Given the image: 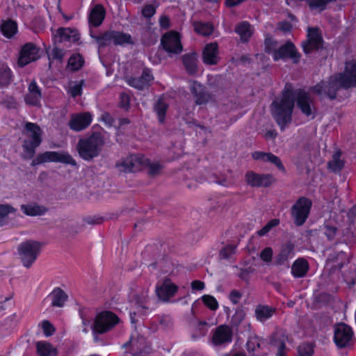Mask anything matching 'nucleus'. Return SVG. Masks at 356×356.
Here are the masks:
<instances>
[{"label": "nucleus", "instance_id": "f257e3e1", "mask_svg": "<svg viewBox=\"0 0 356 356\" xmlns=\"http://www.w3.org/2000/svg\"><path fill=\"white\" fill-rule=\"evenodd\" d=\"M296 92L297 90H282L275 96L272 102L273 117L282 129L291 122L296 103Z\"/></svg>", "mask_w": 356, "mask_h": 356}, {"label": "nucleus", "instance_id": "f03ea898", "mask_svg": "<svg viewBox=\"0 0 356 356\" xmlns=\"http://www.w3.org/2000/svg\"><path fill=\"white\" fill-rule=\"evenodd\" d=\"M105 144V137L101 132H93L90 136L80 139L77 144L79 156L86 161L97 157Z\"/></svg>", "mask_w": 356, "mask_h": 356}, {"label": "nucleus", "instance_id": "7ed1b4c3", "mask_svg": "<svg viewBox=\"0 0 356 356\" xmlns=\"http://www.w3.org/2000/svg\"><path fill=\"white\" fill-rule=\"evenodd\" d=\"M24 134L26 138L23 141L22 147L25 156L31 159L35 153V148L42 143V131L38 124L26 122Z\"/></svg>", "mask_w": 356, "mask_h": 356}, {"label": "nucleus", "instance_id": "20e7f679", "mask_svg": "<svg viewBox=\"0 0 356 356\" xmlns=\"http://www.w3.org/2000/svg\"><path fill=\"white\" fill-rule=\"evenodd\" d=\"M356 87V61L346 62L342 73L336 74L330 77V88Z\"/></svg>", "mask_w": 356, "mask_h": 356}, {"label": "nucleus", "instance_id": "39448f33", "mask_svg": "<svg viewBox=\"0 0 356 356\" xmlns=\"http://www.w3.org/2000/svg\"><path fill=\"white\" fill-rule=\"evenodd\" d=\"M40 243L35 241H26L18 246L19 259L26 268H30L40 252Z\"/></svg>", "mask_w": 356, "mask_h": 356}, {"label": "nucleus", "instance_id": "423d86ee", "mask_svg": "<svg viewBox=\"0 0 356 356\" xmlns=\"http://www.w3.org/2000/svg\"><path fill=\"white\" fill-rule=\"evenodd\" d=\"M296 102L297 108L302 115L309 119H314L316 116V107L314 98L305 90L296 92Z\"/></svg>", "mask_w": 356, "mask_h": 356}, {"label": "nucleus", "instance_id": "0eeeda50", "mask_svg": "<svg viewBox=\"0 0 356 356\" xmlns=\"http://www.w3.org/2000/svg\"><path fill=\"white\" fill-rule=\"evenodd\" d=\"M119 322L118 317L111 312L99 313L91 326L94 333L103 334L112 329Z\"/></svg>", "mask_w": 356, "mask_h": 356}, {"label": "nucleus", "instance_id": "6e6552de", "mask_svg": "<svg viewBox=\"0 0 356 356\" xmlns=\"http://www.w3.org/2000/svg\"><path fill=\"white\" fill-rule=\"evenodd\" d=\"M334 341L339 348H348L354 342L352 328L345 323L335 325L334 330Z\"/></svg>", "mask_w": 356, "mask_h": 356}, {"label": "nucleus", "instance_id": "1a4fd4ad", "mask_svg": "<svg viewBox=\"0 0 356 356\" xmlns=\"http://www.w3.org/2000/svg\"><path fill=\"white\" fill-rule=\"evenodd\" d=\"M147 161L144 156L133 154L119 161L115 167L120 173L134 172L140 170Z\"/></svg>", "mask_w": 356, "mask_h": 356}, {"label": "nucleus", "instance_id": "9d476101", "mask_svg": "<svg viewBox=\"0 0 356 356\" xmlns=\"http://www.w3.org/2000/svg\"><path fill=\"white\" fill-rule=\"evenodd\" d=\"M312 202L305 197H300L291 208V216L294 222L298 226H301L308 218Z\"/></svg>", "mask_w": 356, "mask_h": 356}, {"label": "nucleus", "instance_id": "9b49d317", "mask_svg": "<svg viewBox=\"0 0 356 356\" xmlns=\"http://www.w3.org/2000/svg\"><path fill=\"white\" fill-rule=\"evenodd\" d=\"M47 162H56L69 164L72 166H76V161L72 156L66 152H50L47 151L39 154L36 159L33 161L34 163H42Z\"/></svg>", "mask_w": 356, "mask_h": 356}, {"label": "nucleus", "instance_id": "f8f14e48", "mask_svg": "<svg viewBox=\"0 0 356 356\" xmlns=\"http://www.w3.org/2000/svg\"><path fill=\"white\" fill-rule=\"evenodd\" d=\"M161 43L163 49L170 55L179 54L183 50L180 36L175 31H169L164 34L161 38Z\"/></svg>", "mask_w": 356, "mask_h": 356}, {"label": "nucleus", "instance_id": "ddd939ff", "mask_svg": "<svg viewBox=\"0 0 356 356\" xmlns=\"http://www.w3.org/2000/svg\"><path fill=\"white\" fill-rule=\"evenodd\" d=\"M323 38L320 30L316 27L308 28L307 40L302 42V46L306 54L323 47Z\"/></svg>", "mask_w": 356, "mask_h": 356}, {"label": "nucleus", "instance_id": "4468645a", "mask_svg": "<svg viewBox=\"0 0 356 356\" xmlns=\"http://www.w3.org/2000/svg\"><path fill=\"white\" fill-rule=\"evenodd\" d=\"M40 57V49L33 43H26L20 51L17 65L22 67Z\"/></svg>", "mask_w": 356, "mask_h": 356}, {"label": "nucleus", "instance_id": "2eb2a0df", "mask_svg": "<svg viewBox=\"0 0 356 356\" xmlns=\"http://www.w3.org/2000/svg\"><path fill=\"white\" fill-rule=\"evenodd\" d=\"M300 57L301 55L297 51L295 45L291 42L288 41L278 47L277 51L275 52L274 54V60L291 58L294 63H298Z\"/></svg>", "mask_w": 356, "mask_h": 356}, {"label": "nucleus", "instance_id": "dca6fc26", "mask_svg": "<svg viewBox=\"0 0 356 356\" xmlns=\"http://www.w3.org/2000/svg\"><path fill=\"white\" fill-rule=\"evenodd\" d=\"M92 119V115L88 112L73 114L68 125L71 129L75 131H81L90 124Z\"/></svg>", "mask_w": 356, "mask_h": 356}, {"label": "nucleus", "instance_id": "f3484780", "mask_svg": "<svg viewBox=\"0 0 356 356\" xmlns=\"http://www.w3.org/2000/svg\"><path fill=\"white\" fill-rule=\"evenodd\" d=\"M153 76L148 69L143 71L142 74L138 78L126 77V81L131 87L136 89H142L143 88L149 87L153 81Z\"/></svg>", "mask_w": 356, "mask_h": 356}, {"label": "nucleus", "instance_id": "a211bd4d", "mask_svg": "<svg viewBox=\"0 0 356 356\" xmlns=\"http://www.w3.org/2000/svg\"><path fill=\"white\" fill-rule=\"evenodd\" d=\"M232 339V329L226 325L218 326L213 332L212 341L216 345H222L229 343Z\"/></svg>", "mask_w": 356, "mask_h": 356}, {"label": "nucleus", "instance_id": "6ab92c4d", "mask_svg": "<svg viewBox=\"0 0 356 356\" xmlns=\"http://www.w3.org/2000/svg\"><path fill=\"white\" fill-rule=\"evenodd\" d=\"M54 42H76L79 40V34L76 29L70 28H59L54 35Z\"/></svg>", "mask_w": 356, "mask_h": 356}, {"label": "nucleus", "instance_id": "aec40b11", "mask_svg": "<svg viewBox=\"0 0 356 356\" xmlns=\"http://www.w3.org/2000/svg\"><path fill=\"white\" fill-rule=\"evenodd\" d=\"M177 291V286L169 280H165L160 286H157L156 293L158 298L163 301H168L174 296Z\"/></svg>", "mask_w": 356, "mask_h": 356}, {"label": "nucleus", "instance_id": "412c9836", "mask_svg": "<svg viewBox=\"0 0 356 356\" xmlns=\"http://www.w3.org/2000/svg\"><path fill=\"white\" fill-rule=\"evenodd\" d=\"M220 60L218 44L212 42L205 46L203 50V62L206 65H216Z\"/></svg>", "mask_w": 356, "mask_h": 356}, {"label": "nucleus", "instance_id": "4be33fe9", "mask_svg": "<svg viewBox=\"0 0 356 356\" xmlns=\"http://www.w3.org/2000/svg\"><path fill=\"white\" fill-rule=\"evenodd\" d=\"M247 183L253 187L268 186L271 184V177L269 175H259L249 172L245 175Z\"/></svg>", "mask_w": 356, "mask_h": 356}, {"label": "nucleus", "instance_id": "5701e85b", "mask_svg": "<svg viewBox=\"0 0 356 356\" xmlns=\"http://www.w3.org/2000/svg\"><path fill=\"white\" fill-rule=\"evenodd\" d=\"M106 15V10L104 8L100 5L97 4L92 7L90 11L88 21L90 24L95 27L99 26Z\"/></svg>", "mask_w": 356, "mask_h": 356}, {"label": "nucleus", "instance_id": "b1692460", "mask_svg": "<svg viewBox=\"0 0 356 356\" xmlns=\"http://www.w3.org/2000/svg\"><path fill=\"white\" fill-rule=\"evenodd\" d=\"M133 298L135 304L138 306V312L145 314V312L143 310L149 309V297L148 296V291L147 289H141L134 295Z\"/></svg>", "mask_w": 356, "mask_h": 356}, {"label": "nucleus", "instance_id": "393cba45", "mask_svg": "<svg viewBox=\"0 0 356 356\" xmlns=\"http://www.w3.org/2000/svg\"><path fill=\"white\" fill-rule=\"evenodd\" d=\"M168 108V102L167 97L163 95L159 97L154 105V110L157 115L160 123H163L165 120V113Z\"/></svg>", "mask_w": 356, "mask_h": 356}, {"label": "nucleus", "instance_id": "a878e982", "mask_svg": "<svg viewBox=\"0 0 356 356\" xmlns=\"http://www.w3.org/2000/svg\"><path fill=\"white\" fill-rule=\"evenodd\" d=\"M252 156L254 160L261 161L263 162H270L275 164L279 169H284V166L280 159L272 153L254 152L252 153Z\"/></svg>", "mask_w": 356, "mask_h": 356}, {"label": "nucleus", "instance_id": "bb28decb", "mask_svg": "<svg viewBox=\"0 0 356 356\" xmlns=\"http://www.w3.org/2000/svg\"><path fill=\"white\" fill-rule=\"evenodd\" d=\"M184 66L189 74L197 72V55L196 53L186 54L182 56Z\"/></svg>", "mask_w": 356, "mask_h": 356}, {"label": "nucleus", "instance_id": "cd10ccee", "mask_svg": "<svg viewBox=\"0 0 356 356\" xmlns=\"http://www.w3.org/2000/svg\"><path fill=\"white\" fill-rule=\"evenodd\" d=\"M49 297L51 300V305L57 307H63L68 299L67 293L59 287L55 288Z\"/></svg>", "mask_w": 356, "mask_h": 356}, {"label": "nucleus", "instance_id": "c85d7f7f", "mask_svg": "<svg viewBox=\"0 0 356 356\" xmlns=\"http://www.w3.org/2000/svg\"><path fill=\"white\" fill-rule=\"evenodd\" d=\"M308 270V262L303 258L296 260L291 266V273L295 277H305Z\"/></svg>", "mask_w": 356, "mask_h": 356}, {"label": "nucleus", "instance_id": "c756f323", "mask_svg": "<svg viewBox=\"0 0 356 356\" xmlns=\"http://www.w3.org/2000/svg\"><path fill=\"white\" fill-rule=\"evenodd\" d=\"M275 308L268 305H259L257 306L254 313L257 319L264 322L271 318L275 313Z\"/></svg>", "mask_w": 356, "mask_h": 356}, {"label": "nucleus", "instance_id": "7c9ffc66", "mask_svg": "<svg viewBox=\"0 0 356 356\" xmlns=\"http://www.w3.org/2000/svg\"><path fill=\"white\" fill-rule=\"evenodd\" d=\"M21 210L24 214L30 216H42L47 211L45 207L37 204H22Z\"/></svg>", "mask_w": 356, "mask_h": 356}, {"label": "nucleus", "instance_id": "2f4dec72", "mask_svg": "<svg viewBox=\"0 0 356 356\" xmlns=\"http://www.w3.org/2000/svg\"><path fill=\"white\" fill-rule=\"evenodd\" d=\"M288 340L287 336L277 333L272 337L270 344L277 348V356H285V342Z\"/></svg>", "mask_w": 356, "mask_h": 356}, {"label": "nucleus", "instance_id": "473e14b6", "mask_svg": "<svg viewBox=\"0 0 356 356\" xmlns=\"http://www.w3.org/2000/svg\"><path fill=\"white\" fill-rule=\"evenodd\" d=\"M235 31L240 35L243 42H247L253 33L251 25L247 22H242L235 27Z\"/></svg>", "mask_w": 356, "mask_h": 356}, {"label": "nucleus", "instance_id": "72a5a7b5", "mask_svg": "<svg viewBox=\"0 0 356 356\" xmlns=\"http://www.w3.org/2000/svg\"><path fill=\"white\" fill-rule=\"evenodd\" d=\"M91 37L95 40L99 48H104L113 44L111 30L99 35L91 34Z\"/></svg>", "mask_w": 356, "mask_h": 356}, {"label": "nucleus", "instance_id": "f704fd0d", "mask_svg": "<svg viewBox=\"0 0 356 356\" xmlns=\"http://www.w3.org/2000/svg\"><path fill=\"white\" fill-rule=\"evenodd\" d=\"M111 32L113 44L124 45L131 43V37L129 34L113 30H111Z\"/></svg>", "mask_w": 356, "mask_h": 356}, {"label": "nucleus", "instance_id": "c9c22d12", "mask_svg": "<svg viewBox=\"0 0 356 356\" xmlns=\"http://www.w3.org/2000/svg\"><path fill=\"white\" fill-rule=\"evenodd\" d=\"M12 81L11 71L4 63L0 64V87H8Z\"/></svg>", "mask_w": 356, "mask_h": 356}, {"label": "nucleus", "instance_id": "e433bc0d", "mask_svg": "<svg viewBox=\"0 0 356 356\" xmlns=\"http://www.w3.org/2000/svg\"><path fill=\"white\" fill-rule=\"evenodd\" d=\"M195 31L198 33L204 36L210 35L214 30L213 26L209 22H195L194 23Z\"/></svg>", "mask_w": 356, "mask_h": 356}, {"label": "nucleus", "instance_id": "4c0bfd02", "mask_svg": "<svg viewBox=\"0 0 356 356\" xmlns=\"http://www.w3.org/2000/svg\"><path fill=\"white\" fill-rule=\"evenodd\" d=\"M17 30V24L12 20L5 21L1 27V31L2 34L8 38H11L14 34H15Z\"/></svg>", "mask_w": 356, "mask_h": 356}, {"label": "nucleus", "instance_id": "58836bf2", "mask_svg": "<svg viewBox=\"0 0 356 356\" xmlns=\"http://www.w3.org/2000/svg\"><path fill=\"white\" fill-rule=\"evenodd\" d=\"M37 351L40 356H55L56 350L49 344L45 342L37 343Z\"/></svg>", "mask_w": 356, "mask_h": 356}, {"label": "nucleus", "instance_id": "ea45409f", "mask_svg": "<svg viewBox=\"0 0 356 356\" xmlns=\"http://www.w3.org/2000/svg\"><path fill=\"white\" fill-rule=\"evenodd\" d=\"M84 60L80 54H73L68 60L67 67L72 71H77L83 66Z\"/></svg>", "mask_w": 356, "mask_h": 356}, {"label": "nucleus", "instance_id": "a19ab883", "mask_svg": "<svg viewBox=\"0 0 356 356\" xmlns=\"http://www.w3.org/2000/svg\"><path fill=\"white\" fill-rule=\"evenodd\" d=\"M225 79L220 75H209L207 84L211 88H221L225 86Z\"/></svg>", "mask_w": 356, "mask_h": 356}, {"label": "nucleus", "instance_id": "79ce46f5", "mask_svg": "<svg viewBox=\"0 0 356 356\" xmlns=\"http://www.w3.org/2000/svg\"><path fill=\"white\" fill-rule=\"evenodd\" d=\"M340 152H336L332 156V159L328 163V168L333 172L340 171L343 165V161L340 159Z\"/></svg>", "mask_w": 356, "mask_h": 356}, {"label": "nucleus", "instance_id": "37998d69", "mask_svg": "<svg viewBox=\"0 0 356 356\" xmlns=\"http://www.w3.org/2000/svg\"><path fill=\"white\" fill-rule=\"evenodd\" d=\"M317 94L322 100L341 101V97L337 94V90H316Z\"/></svg>", "mask_w": 356, "mask_h": 356}, {"label": "nucleus", "instance_id": "c03bdc74", "mask_svg": "<svg viewBox=\"0 0 356 356\" xmlns=\"http://www.w3.org/2000/svg\"><path fill=\"white\" fill-rule=\"evenodd\" d=\"M40 90H29L25 96V101L27 104L37 105L40 99Z\"/></svg>", "mask_w": 356, "mask_h": 356}, {"label": "nucleus", "instance_id": "a18cd8bd", "mask_svg": "<svg viewBox=\"0 0 356 356\" xmlns=\"http://www.w3.org/2000/svg\"><path fill=\"white\" fill-rule=\"evenodd\" d=\"M265 51L268 54H272L274 58L275 52L277 51V42L271 38H266L264 41Z\"/></svg>", "mask_w": 356, "mask_h": 356}, {"label": "nucleus", "instance_id": "49530a36", "mask_svg": "<svg viewBox=\"0 0 356 356\" xmlns=\"http://www.w3.org/2000/svg\"><path fill=\"white\" fill-rule=\"evenodd\" d=\"M79 316L82 321V325H83V330L82 332L83 333H88V327L91 324V321L92 320V316H89L88 315V312L86 310L84 309H80L79 310Z\"/></svg>", "mask_w": 356, "mask_h": 356}, {"label": "nucleus", "instance_id": "de8ad7c7", "mask_svg": "<svg viewBox=\"0 0 356 356\" xmlns=\"http://www.w3.org/2000/svg\"><path fill=\"white\" fill-rule=\"evenodd\" d=\"M195 102L197 104H202L211 99V95L207 90H194Z\"/></svg>", "mask_w": 356, "mask_h": 356}, {"label": "nucleus", "instance_id": "09e8293b", "mask_svg": "<svg viewBox=\"0 0 356 356\" xmlns=\"http://www.w3.org/2000/svg\"><path fill=\"white\" fill-rule=\"evenodd\" d=\"M204 304L212 311H216L218 308L217 300L211 295H204L202 297Z\"/></svg>", "mask_w": 356, "mask_h": 356}, {"label": "nucleus", "instance_id": "8fccbe9b", "mask_svg": "<svg viewBox=\"0 0 356 356\" xmlns=\"http://www.w3.org/2000/svg\"><path fill=\"white\" fill-rule=\"evenodd\" d=\"M15 212V209L8 204H0V226L3 225L9 213Z\"/></svg>", "mask_w": 356, "mask_h": 356}, {"label": "nucleus", "instance_id": "3c124183", "mask_svg": "<svg viewBox=\"0 0 356 356\" xmlns=\"http://www.w3.org/2000/svg\"><path fill=\"white\" fill-rule=\"evenodd\" d=\"M298 356H312L314 354V347L310 343H302L298 348Z\"/></svg>", "mask_w": 356, "mask_h": 356}, {"label": "nucleus", "instance_id": "603ef678", "mask_svg": "<svg viewBox=\"0 0 356 356\" xmlns=\"http://www.w3.org/2000/svg\"><path fill=\"white\" fill-rule=\"evenodd\" d=\"M245 312L241 307H238L232 318V323L234 326H238L244 319Z\"/></svg>", "mask_w": 356, "mask_h": 356}, {"label": "nucleus", "instance_id": "864d4df0", "mask_svg": "<svg viewBox=\"0 0 356 356\" xmlns=\"http://www.w3.org/2000/svg\"><path fill=\"white\" fill-rule=\"evenodd\" d=\"M235 250L234 245H227L220 251L219 257L220 259H227L235 253Z\"/></svg>", "mask_w": 356, "mask_h": 356}, {"label": "nucleus", "instance_id": "5fc2aeb1", "mask_svg": "<svg viewBox=\"0 0 356 356\" xmlns=\"http://www.w3.org/2000/svg\"><path fill=\"white\" fill-rule=\"evenodd\" d=\"M146 160L147 161L146 164L143 165V167L144 166L148 167V172L149 175H151L152 176L157 175L160 172V170L161 169V166L158 163H150L149 161L147 159H146Z\"/></svg>", "mask_w": 356, "mask_h": 356}, {"label": "nucleus", "instance_id": "6e6d98bb", "mask_svg": "<svg viewBox=\"0 0 356 356\" xmlns=\"http://www.w3.org/2000/svg\"><path fill=\"white\" fill-rule=\"evenodd\" d=\"M156 13V7L151 4L145 6L142 10V15L144 17L149 18L152 17Z\"/></svg>", "mask_w": 356, "mask_h": 356}, {"label": "nucleus", "instance_id": "4d7b16f0", "mask_svg": "<svg viewBox=\"0 0 356 356\" xmlns=\"http://www.w3.org/2000/svg\"><path fill=\"white\" fill-rule=\"evenodd\" d=\"M291 251V248L287 250H283L279 255H277L275 259V264L277 265L283 264L288 259L289 254Z\"/></svg>", "mask_w": 356, "mask_h": 356}, {"label": "nucleus", "instance_id": "13d9d810", "mask_svg": "<svg viewBox=\"0 0 356 356\" xmlns=\"http://www.w3.org/2000/svg\"><path fill=\"white\" fill-rule=\"evenodd\" d=\"M273 257V250L270 248H266L260 253V258L266 263L271 261Z\"/></svg>", "mask_w": 356, "mask_h": 356}, {"label": "nucleus", "instance_id": "bf43d9fd", "mask_svg": "<svg viewBox=\"0 0 356 356\" xmlns=\"http://www.w3.org/2000/svg\"><path fill=\"white\" fill-rule=\"evenodd\" d=\"M100 120L101 121L104 122L106 126L109 127L115 126L114 118L107 112H104L102 114Z\"/></svg>", "mask_w": 356, "mask_h": 356}, {"label": "nucleus", "instance_id": "052dcab7", "mask_svg": "<svg viewBox=\"0 0 356 356\" xmlns=\"http://www.w3.org/2000/svg\"><path fill=\"white\" fill-rule=\"evenodd\" d=\"M49 55L54 59L61 60L65 56V51L63 49L55 47L52 49Z\"/></svg>", "mask_w": 356, "mask_h": 356}, {"label": "nucleus", "instance_id": "680f3d73", "mask_svg": "<svg viewBox=\"0 0 356 356\" xmlns=\"http://www.w3.org/2000/svg\"><path fill=\"white\" fill-rule=\"evenodd\" d=\"M42 329L45 336L47 337L52 335L55 331L53 325L50 323L48 321H44L42 322Z\"/></svg>", "mask_w": 356, "mask_h": 356}, {"label": "nucleus", "instance_id": "e2e57ef3", "mask_svg": "<svg viewBox=\"0 0 356 356\" xmlns=\"http://www.w3.org/2000/svg\"><path fill=\"white\" fill-rule=\"evenodd\" d=\"M241 298L242 293L239 291L235 289L232 290L229 296L230 301L234 305L238 303Z\"/></svg>", "mask_w": 356, "mask_h": 356}, {"label": "nucleus", "instance_id": "0e129e2a", "mask_svg": "<svg viewBox=\"0 0 356 356\" xmlns=\"http://www.w3.org/2000/svg\"><path fill=\"white\" fill-rule=\"evenodd\" d=\"M130 97L128 92H123L120 95V105L122 108L127 109L129 105Z\"/></svg>", "mask_w": 356, "mask_h": 356}, {"label": "nucleus", "instance_id": "69168bd1", "mask_svg": "<svg viewBox=\"0 0 356 356\" xmlns=\"http://www.w3.org/2000/svg\"><path fill=\"white\" fill-rule=\"evenodd\" d=\"M337 228L332 226H326L325 234L329 240H332L336 235Z\"/></svg>", "mask_w": 356, "mask_h": 356}, {"label": "nucleus", "instance_id": "338daca9", "mask_svg": "<svg viewBox=\"0 0 356 356\" xmlns=\"http://www.w3.org/2000/svg\"><path fill=\"white\" fill-rule=\"evenodd\" d=\"M248 350L250 352H254L256 347L259 348V343L255 339L249 340L247 343Z\"/></svg>", "mask_w": 356, "mask_h": 356}, {"label": "nucleus", "instance_id": "774afa93", "mask_svg": "<svg viewBox=\"0 0 356 356\" xmlns=\"http://www.w3.org/2000/svg\"><path fill=\"white\" fill-rule=\"evenodd\" d=\"M191 287L194 290H202L204 288V283L202 281L195 280L191 283Z\"/></svg>", "mask_w": 356, "mask_h": 356}]
</instances>
